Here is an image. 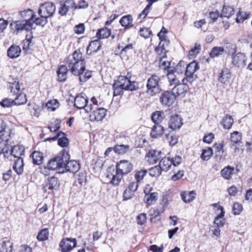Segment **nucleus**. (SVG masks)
Segmentation results:
<instances>
[{
    "label": "nucleus",
    "mask_w": 252,
    "mask_h": 252,
    "mask_svg": "<svg viewBox=\"0 0 252 252\" xmlns=\"http://www.w3.org/2000/svg\"><path fill=\"white\" fill-rule=\"evenodd\" d=\"M66 63L69 71L78 77L80 82L85 83L92 77L93 71L86 69V61L80 48L68 56Z\"/></svg>",
    "instance_id": "f257e3e1"
},
{
    "label": "nucleus",
    "mask_w": 252,
    "mask_h": 252,
    "mask_svg": "<svg viewBox=\"0 0 252 252\" xmlns=\"http://www.w3.org/2000/svg\"><path fill=\"white\" fill-rule=\"evenodd\" d=\"M25 149L22 146L15 145L13 147L6 144L3 147H0V157L8 158L12 155L14 158H21L24 156Z\"/></svg>",
    "instance_id": "f03ea898"
},
{
    "label": "nucleus",
    "mask_w": 252,
    "mask_h": 252,
    "mask_svg": "<svg viewBox=\"0 0 252 252\" xmlns=\"http://www.w3.org/2000/svg\"><path fill=\"white\" fill-rule=\"evenodd\" d=\"M131 73L127 72L126 76L120 75L115 82L118 83L125 91H135L139 89L138 82L130 80Z\"/></svg>",
    "instance_id": "7ed1b4c3"
},
{
    "label": "nucleus",
    "mask_w": 252,
    "mask_h": 252,
    "mask_svg": "<svg viewBox=\"0 0 252 252\" xmlns=\"http://www.w3.org/2000/svg\"><path fill=\"white\" fill-rule=\"evenodd\" d=\"M160 80L159 76L157 74L151 75L147 82V93L151 96H155L159 94L161 91L160 86Z\"/></svg>",
    "instance_id": "20e7f679"
},
{
    "label": "nucleus",
    "mask_w": 252,
    "mask_h": 252,
    "mask_svg": "<svg viewBox=\"0 0 252 252\" xmlns=\"http://www.w3.org/2000/svg\"><path fill=\"white\" fill-rule=\"evenodd\" d=\"M199 69V63L193 61L189 63L186 66L185 71V77L183 78L184 82H189L190 84L195 81L198 78V76L195 72Z\"/></svg>",
    "instance_id": "39448f33"
},
{
    "label": "nucleus",
    "mask_w": 252,
    "mask_h": 252,
    "mask_svg": "<svg viewBox=\"0 0 252 252\" xmlns=\"http://www.w3.org/2000/svg\"><path fill=\"white\" fill-rule=\"evenodd\" d=\"M88 98L86 94L81 93L76 95L74 98V106L78 109H85L88 113L91 112L94 109L93 106L90 104L87 105Z\"/></svg>",
    "instance_id": "423d86ee"
},
{
    "label": "nucleus",
    "mask_w": 252,
    "mask_h": 252,
    "mask_svg": "<svg viewBox=\"0 0 252 252\" xmlns=\"http://www.w3.org/2000/svg\"><path fill=\"white\" fill-rule=\"evenodd\" d=\"M123 176L116 168L111 166L107 170L106 178L110 184L113 186H118L121 182Z\"/></svg>",
    "instance_id": "0eeeda50"
},
{
    "label": "nucleus",
    "mask_w": 252,
    "mask_h": 252,
    "mask_svg": "<svg viewBox=\"0 0 252 252\" xmlns=\"http://www.w3.org/2000/svg\"><path fill=\"white\" fill-rule=\"evenodd\" d=\"M168 33V30L163 26L160 32L158 33L159 42L158 45L155 47V51H163L167 50L166 48L170 44V40L167 36Z\"/></svg>",
    "instance_id": "6e6552de"
},
{
    "label": "nucleus",
    "mask_w": 252,
    "mask_h": 252,
    "mask_svg": "<svg viewBox=\"0 0 252 252\" xmlns=\"http://www.w3.org/2000/svg\"><path fill=\"white\" fill-rule=\"evenodd\" d=\"M60 186V182L58 177L53 176L49 177L46 180V184L43 189L49 194L52 193L54 190L58 189Z\"/></svg>",
    "instance_id": "1a4fd4ad"
},
{
    "label": "nucleus",
    "mask_w": 252,
    "mask_h": 252,
    "mask_svg": "<svg viewBox=\"0 0 252 252\" xmlns=\"http://www.w3.org/2000/svg\"><path fill=\"white\" fill-rule=\"evenodd\" d=\"M10 27L14 32L16 33L23 31H30L32 30V26L29 24V23H26L22 20L13 21L10 23Z\"/></svg>",
    "instance_id": "9d476101"
},
{
    "label": "nucleus",
    "mask_w": 252,
    "mask_h": 252,
    "mask_svg": "<svg viewBox=\"0 0 252 252\" xmlns=\"http://www.w3.org/2000/svg\"><path fill=\"white\" fill-rule=\"evenodd\" d=\"M56 10L54 3L50 2H46L41 4L38 10V14L42 13L43 15L49 18L53 15Z\"/></svg>",
    "instance_id": "9b49d317"
},
{
    "label": "nucleus",
    "mask_w": 252,
    "mask_h": 252,
    "mask_svg": "<svg viewBox=\"0 0 252 252\" xmlns=\"http://www.w3.org/2000/svg\"><path fill=\"white\" fill-rule=\"evenodd\" d=\"M75 238H66L63 239L59 244L61 252H70L76 246Z\"/></svg>",
    "instance_id": "f8f14e48"
},
{
    "label": "nucleus",
    "mask_w": 252,
    "mask_h": 252,
    "mask_svg": "<svg viewBox=\"0 0 252 252\" xmlns=\"http://www.w3.org/2000/svg\"><path fill=\"white\" fill-rule=\"evenodd\" d=\"M190 85L189 82H184V79H183L182 83L180 82L178 85H175L172 89V92L176 97L179 96H184L189 90V86Z\"/></svg>",
    "instance_id": "ddd939ff"
},
{
    "label": "nucleus",
    "mask_w": 252,
    "mask_h": 252,
    "mask_svg": "<svg viewBox=\"0 0 252 252\" xmlns=\"http://www.w3.org/2000/svg\"><path fill=\"white\" fill-rule=\"evenodd\" d=\"M133 167V164L130 161L125 159L120 161L116 165V168L123 175L130 173L132 170Z\"/></svg>",
    "instance_id": "4468645a"
},
{
    "label": "nucleus",
    "mask_w": 252,
    "mask_h": 252,
    "mask_svg": "<svg viewBox=\"0 0 252 252\" xmlns=\"http://www.w3.org/2000/svg\"><path fill=\"white\" fill-rule=\"evenodd\" d=\"M155 51L157 55V60L158 62L159 67L164 70L170 69V62L165 60L167 59V50Z\"/></svg>",
    "instance_id": "2eb2a0df"
},
{
    "label": "nucleus",
    "mask_w": 252,
    "mask_h": 252,
    "mask_svg": "<svg viewBox=\"0 0 252 252\" xmlns=\"http://www.w3.org/2000/svg\"><path fill=\"white\" fill-rule=\"evenodd\" d=\"M80 166L79 163L76 160H70L63 161V170L61 173H64L66 172H70L73 173H76L80 169Z\"/></svg>",
    "instance_id": "dca6fc26"
},
{
    "label": "nucleus",
    "mask_w": 252,
    "mask_h": 252,
    "mask_svg": "<svg viewBox=\"0 0 252 252\" xmlns=\"http://www.w3.org/2000/svg\"><path fill=\"white\" fill-rule=\"evenodd\" d=\"M183 125L182 118L178 114H174L170 116L168 125V127L173 130H179Z\"/></svg>",
    "instance_id": "f3484780"
},
{
    "label": "nucleus",
    "mask_w": 252,
    "mask_h": 252,
    "mask_svg": "<svg viewBox=\"0 0 252 252\" xmlns=\"http://www.w3.org/2000/svg\"><path fill=\"white\" fill-rule=\"evenodd\" d=\"M68 59V57L64 59L63 63L65 64L59 65L57 71L58 76V81L60 82H64L66 81L67 72L69 70L68 66L67 65L66 61Z\"/></svg>",
    "instance_id": "a211bd4d"
},
{
    "label": "nucleus",
    "mask_w": 252,
    "mask_h": 252,
    "mask_svg": "<svg viewBox=\"0 0 252 252\" xmlns=\"http://www.w3.org/2000/svg\"><path fill=\"white\" fill-rule=\"evenodd\" d=\"M176 97L172 93L168 91L164 92L160 96L159 100L162 105L170 106L175 101Z\"/></svg>",
    "instance_id": "6ab92c4d"
},
{
    "label": "nucleus",
    "mask_w": 252,
    "mask_h": 252,
    "mask_svg": "<svg viewBox=\"0 0 252 252\" xmlns=\"http://www.w3.org/2000/svg\"><path fill=\"white\" fill-rule=\"evenodd\" d=\"M232 75L230 70L227 68L222 69L218 74V80L222 84L230 83Z\"/></svg>",
    "instance_id": "aec40b11"
},
{
    "label": "nucleus",
    "mask_w": 252,
    "mask_h": 252,
    "mask_svg": "<svg viewBox=\"0 0 252 252\" xmlns=\"http://www.w3.org/2000/svg\"><path fill=\"white\" fill-rule=\"evenodd\" d=\"M19 14L22 20L24 21L26 23H29V24L32 26V20L35 17V13L33 10L28 8L19 11Z\"/></svg>",
    "instance_id": "412c9836"
},
{
    "label": "nucleus",
    "mask_w": 252,
    "mask_h": 252,
    "mask_svg": "<svg viewBox=\"0 0 252 252\" xmlns=\"http://www.w3.org/2000/svg\"><path fill=\"white\" fill-rule=\"evenodd\" d=\"M63 158H51L47 163V168L52 170L58 169V173H61V171L63 170Z\"/></svg>",
    "instance_id": "4be33fe9"
},
{
    "label": "nucleus",
    "mask_w": 252,
    "mask_h": 252,
    "mask_svg": "<svg viewBox=\"0 0 252 252\" xmlns=\"http://www.w3.org/2000/svg\"><path fill=\"white\" fill-rule=\"evenodd\" d=\"M119 23L124 31L128 30L134 26L133 18L130 14L124 15L120 19Z\"/></svg>",
    "instance_id": "5701e85b"
},
{
    "label": "nucleus",
    "mask_w": 252,
    "mask_h": 252,
    "mask_svg": "<svg viewBox=\"0 0 252 252\" xmlns=\"http://www.w3.org/2000/svg\"><path fill=\"white\" fill-rule=\"evenodd\" d=\"M107 110L102 107L95 108L93 111L91 118L92 121H102L106 116Z\"/></svg>",
    "instance_id": "b1692460"
},
{
    "label": "nucleus",
    "mask_w": 252,
    "mask_h": 252,
    "mask_svg": "<svg viewBox=\"0 0 252 252\" xmlns=\"http://www.w3.org/2000/svg\"><path fill=\"white\" fill-rule=\"evenodd\" d=\"M101 48V41L98 39L91 41L87 47L86 54L91 55L95 53Z\"/></svg>",
    "instance_id": "393cba45"
},
{
    "label": "nucleus",
    "mask_w": 252,
    "mask_h": 252,
    "mask_svg": "<svg viewBox=\"0 0 252 252\" xmlns=\"http://www.w3.org/2000/svg\"><path fill=\"white\" fill-rule=\"evenodd\" d=\"M129 38H128L127 43L125 41L120 42L118 46V49L120 51V54L121 55H126L128 53L130 52L134 49V45L132 43H129Z\"/></svg>",
    "instance_id": "a878e982"
},
{
    "label": "nucleus",
    "mask_w": 252,
    "mask_h": 252,
    "mask_svg": "<svg viewBox=\"0 0 252 252\" xmlns=\"http://www.w3.org/2000/svg\"><path fill=\"white\" fill-rule=\"evenodd\" d=\"M247 58L245 55L242 53H238L232 57V63L238 67L246 65Z\"/></svg>",
    "instance_id": "bb28decb"
},
{
    "label": "nucleus",
    "mask_w": 252,
    "mask_h": 252,
    "mask_svg": "<svg viewBox=\"0 0 252 252\" xmlns=\"http://www.w3.org/2000/svg\"><path fill=\"white\" fill-rule=\"evenodd\" d=\"M164 127L159 124H155L150 132V136L152 138H158L160 137L164 133Z\"/></svg>",
    "instance_id": "cd10ccee"
},
{
    "label": "nucleus",
    "mask_w": 252,
    "mask_h": 252,
    "mask_svg": "<svg viewBox=\"0 0 252 252\" xmlns=\"http://www.w3.org/2000/svg\"><path fill=\"white\" fill-rule=\"evenodd\" d=\"M152 189H150L148 191L144 190L145 194L144 197V201L149 205H152L156 203L158 199V193L156 192H151Z\"/></svg>",
    "instance_id": "c85d7f7f"
},
{
    "label": "nucleus",
    "mask_w": 252,
    "mask_h": 252,
    "mask_svg": "<svg viewBox=\"0 0 252 252\" xmlns=\"http://www.w3.org/2000/svg\"><path fill=\"white\" fill-rule=\"evenodd\" d=\"M8 90H9L12 96L22 92V90L20 88L19 81L17 79L13 80L12 82H9L8 83Z\"/></svg>",
    "instance_id": "c756f323"
},
{
    "label": "nucleus",
    "mask_w": 252,
    "mask_h": 252,
    "mask_svg": "<svg viewBox=\"0 0 252 252\" xmlns=\"http://www.w3.org/2000/svg\"><path fill=\"white\" fill-rule=\"evenodd\" d=\"M66 3L69 5L73 10L80 9H86L89 6L88 2L85 0H80L76 4L74 0H66Z\"/></svg>",
    "instance_id": "7c9ffc66"
},
{
    "label": "nucleus",
    "mask_w": 252,
    "mask_h": 252,
    "mask_svg": "<svg viewBox=\"0 0 252 252\" xmlns=\"http://www.w3.org/2000/svg\"><path fill=\"white\" fill-rule=\"evenodd\" d=\"M21 53V48L16 45H12L7 51V56L10 59H15L20 56Z\"/></svg>",
    "instance_id": "2f4dec72"
},
{
    "label": "nucleus",
    "mask_w": 252,
    "mask_h": 252,
    "mask_svg": "<svg viewBox=\"0 0 252 252\" xmlns=\"http://www.w3.org/2000/svg\"><path fill=\"white\" fill-rule=\"evenodd\" d=\"M111 34V30L106 27L99 29L97 30L95 36L98 40L108 38Z\"/></svg>",
    "instance_id": "473e14b6"
},
{
    "label": "nucleus",
    "mask_w": 252,
    "mask_h": 252,
    "mask_svg": "<svg viewBox=\"0 0 252 252\" xmlns=\"http://www.w3.org/2000/svg\"><path fill=\"white\" fill-rule=\"evenodd\" d=\"M148 4L146 6L144 9L138 15V19L140 20L145 19L150 13L153 4L158 0H146Z\"/></svg>",
    "instance_id": "72a5a7b5"
},
{
    "label": "nucleus",
    "mask_w": 252,
    "mask_h": 252,
    "mask_svg": "<svg viewBox=\"0 0 252 252\" xmlns=\"http://www.w3.org/2000/svg\"><path fill=\"white\" fill-rule=\"evenodd\" d=\"M224 142L222 141L220 143H215L213 147L215 148L216 158H222L225 156L224 150Z\"/></svg>",
    "instance_id": "f704fd0d"
},
{
    "label": "nucleus",
    "mask_w": 252,
    "mask_h": 252,
    "mask_svg": "<svg viewBox=\"0 0 252 252\" xmlns=\"http://www.w3.org/2000/svg\"><path fill=\"white\" fill-rule=\"evenodd\" d=\"M218 209L220 210L221 212L220 214L218 215L215 218L214 223L218 227H223L225 223V219L223 218L225 212L224 211L223 207L221 206H219Z\"/></svg>",
    "instance_id": "c9c22d12"
},
{
    "label": "nucleus",
    "mask_w": 252,
    "mask_h": 252,
    "mask_svg": "<svg viewBox=\"0 0 252 252\" xmlns=\"http://www.w3.org/2000/svg\"><path fill=\"white\" fill-rule=\"evenodd\" d=\"M251 13L249 11H243L240 9L236 13V22L237 23H242L245 20L250 18Z\"/></svg>",
    "instance_id": "e433bc0d"
},
{
    "label": "nucleus",
    "mask_w": 252,
    "mask_h": 252,
    "mask_svg": "<svg viewBox=\"0 0 252 252\" xmlns=\"http://www.w3.org/2000/svg\"><path fill=\"white\" fill-rule=\"evenodd\" d=\"M175 70L173 69L167 70V77L170 86H174L180 83L179 80L175 74Z\"/></svg>",
    "instance_id": "4c0bfd02"
},
{
    "label": "nucleus",
    "mask_w": 252,
    "mask_h": 252,
    "mask_svg": "<svg viewBox=\"0 0 252 252\" xmlns=\"http://www.w3.org/2000/svg\"><path fill=\"white\" fill-rule=\"evenodd\" d=\"M196 193L194 191H184L181 193L183 201L185 203H189L195 198Z\"/></svg>",
    "instance_id": "58836bf2"
},
{
    "label": "nucleus",
    "mask_w": 252,
    "mask_h": 252,
    "mask_svg": "<svg viewBox=\"0 0 252 252\" xmlns=\"http://www.w3.org/2000/svg\"><path fill=\"white\" fill-rule=\"evenodd\" d=\"M166 139L168 140L169 145L173 147L178 142L179 136L173 131H170L165 135Z\"/></svg>",
    "instance_id": "ea45409f"
},
{
    "label": "nucleus",
    "mask_w": 252,
    "mask_h": 252,
    "mask_svg": "<svg viewBox=\"0 0 252 252\" xmlns=\"http://www.w3.org/2000/svg\"><path fill=\"white\" fill-rule=\"evenodd\" d=\"M221 124L223 128L229 129L233 124V119L231 115L227 114L222 119Z\"/></svg>",
    "instance_id": "a19ab883"
},
{
    "label": "nucleus",
    "mask_w": 252,
    "mask_h": 252,
    "mask_svg": "<svg viewBox=\"0 0 252 252\" xmlns=\"http://www.w3.org/2000/svg\"><path fill=\"white\" fill-rule=\"evenodd\" d=\"M23 158H17L13 165V169L19 175H21L24 170Z\"/></svg>",
    "instance_id": "79ce46f5"
},
{
    "label": "nucleus",
    "mask_w": 252,
    "mask_h": 252,
    "mask_svg": "<svg viewBox=\"0 0 252 252\" xmlns=\"http://www.w3.org/2000/svg\"><path fill=\"white\" fill-rule=\"evenodd\" d=\"M234 8L229 5H224L222 7L221 12L220 13V17L230 18L234 14Z\"/></svg>",
    "instance_id": "37998d69"
},
{
    "label": "nucleus",
    "mask_w": 252,
    "mask_h": 252,
    "mask_svg": "<svg viewBox=\"0 0 252 252\" xmlns=\"http://www.w3.org/2000/svg\"><path fill=\"white\" fill-rule=\"evenodd\" d=\"M60 4V7L59 8L58 13L62 16H65L70 8L69 4L66 3V0H59Z\"/></svg>",
    "instance_id": "c03bdc74"
},
{
    "label": "nucleus",
    "mask_w": 252,
    "mask_h": 252,
    "mask_svg": "<svg viewBox=\"0 0 252 252\" xmlns=\"http://www.w3.org/2000/svg\"><path fill=\"white\" fill-rule=\"evenodd\" d=\"M173 161L171 158H161L158 165H160V167L162 171L167 172L171 165Z\"/></svg>",
    "instance_id": "a18cd8bd"
},
{
    "label": "nucleus",
    "mask_w": 252,
    "mask_h": 252,
    "mask_svg": "<svg viewBox=\"0 0 252 252\" xmlns=\"http://www.w3.org/2000/svg\"><path fill=\"white\" fill-rule=\"evenodd\" d=\"M164 118V112L161 111H156L153 112L151 116V119L155 124H160Z\"/></svg>",
    "instance_id": "49530a36"
},
{
    "label": "nucleus",
    "mask_w": 252,
    "mask_h": 252,
    "mask_svg": "<svg viewBox=\"0 0 252 252\" xmlns=\"http://www.w3.org/2000/svg\"><path fill=\"white\" fill-rule=\"evenodd\" d=\"M38 15L39 16L38 17H36V15H35V17L32 20V26L33 24H35L36 25L43 27L48 22V17H47L46 16L43 15L42 13L38 14Z\"/></svg>",
    "instance_id": "de8ad7c7"
},
{
    "label": "nucleus",
    "mask_w": 252,
    "mask_h": 252,
    "mask_svg": "<svg viewBox=\"0 0 252 252\" xmlns=\"http://www.w3.org/2000/svg\"><path fill=\"white\" fill-rule=\"evenodd\" d=\"M15 98L13 99L15 105L19 106L25 104L27 103V98L26 94L22 92L18 94L15 95Z\"/></svg>",
    "instance_id": "09e8293b"
},
{
    "label": "nucleus",
    "mask_w": 252,
    "mask_h": 252,
    "mask_svg": "<svg viewBox=\"0 0 252 252\" xmlns=\"http://www.w3.org/2000/svg\"><path fill=\"white\" fill-rule=\"evenodd\" d=\"M149 175L152 177L158 178L160 176L162 171L160 167V165H155L149 168L148 170Z\"/></svg>",
    "instance_id": "8fccbe9b"
},
{
    "label": "nucleus",
    "mask_w": 252,
    "mask_h": 252,
    "mask_svg": "<svg viewBox=\"0 0 252 252\" xmlns=\"http://www.w3.org/2000/svg\"><path fill=\"white\" fill-rule=\"evenodd\" d=\"M234 168L230 166L224 167L221 171V176L226 180H229L231 178L232 175L233 174Z\"/></svg>",
    "instance_id": "3c124183"
},
{
    "label": "nucleus",
    "mask_w": 252,
    "mask_h": 252,
    "mask_svg": "<svg viewBox=\"0 0 252 252\" xmlns=\"http://www.w3.org/2000/svg\"><path fill=\"white\" fill-rule=\"evenodd\" d=\"M129 145L117 144L114 147L113 150L116 153L122 155L126 153L129 150Z\"/></svg>",
    "instance_id": "603ef678"
},
{
    "label": "nucleus",
    "mask_w": 252,
    "mask_h": 252,
    "mask_svg": "<svg viewBox=\"0 0 252 252\" xmlns=\"http://www.w3.org/2000/svg\"><path fill=\"white\" fill-rule=\"evenodd\" d=\"M224 51L223 47H214L209 53L210 57L212 58H215L222 55Z\"/></svg>",
    "instance_id": "864d4df0"
},
{
    "label": "nucleus",
    "mask_w": 252,
    "mask_h": 252,
    "mask_svg": "<svg viewBox=\"0 0 252 252\" xmlns=\"http://www.w3.org/2000/svg\"><path fill=\"white\" fill-rule=\"evenodd\" d=\"M46 107L49 111H54L60 106V103L56 99L49 100L46 103Z\"/></svg>",
    "instance_id": "5fc2aeb1"
},
{
    "label": "nucleus",
    "mask_w": 252,
    "mask_h": 252,
    "mask_svg": "<svg viewBox=\"0 0 252 252\" xmlns=\"http://www.w3.org/2000/svg\"><path fill=\"white\" fill-rule=\"evenodd\" d=\"M64 134H61L58 137V144L61 147H66L69 144L68 139L66 137V134L63 132Z\"/></svg>",
    "instance_id": "6e6d98bb"
},
{
    "label": "nucleus",
    "mask_w": 252,
    "mask_h": 252,
    "mask_svg": "<svg viewBox=\"0 0 252 252\" xmlns=\"http://www.w3.org/2000/svg\"><path fill=\"white\" fill-rule=\"evenodd\" d=\"M49 231L47 228H44L40 230L37 236V239L39 241H44L48 239Z\"/></svg>",
    "instance_id": "4d7b16f0"
},
{
    "label": "nucleus",
    "mask_w": 252,
    "mask_h": 252,
    "mask_svg": "<svg viewBox=\"0 0 252 252\" xmlns=\"http://www.w3.org/2000/svg\"><path fill=\"white\" fill-rule=\"evenodd\" d=\"M242 134L241 133L234 131L230 134V141L233 143H238L241 141Z\"/></svg>",
    "instance_id": "13d9d810"
},
{
    "label": "nucleus",
    "mask_w": 252,
    "mask_h": 252,
    "mask_svg": "<svg viewBox=\"0 0 252 252\" xmlns=\"http://www.w3.org/2000/svg\"><path fill=\"white\" fill-rule=\"evenodd\" d=\"M112 89L113 90V96L121 95L124 94V89L118 85V83H116L115 82L112 85Z\"/></svg>",
    "instance_id": "bf43d9fd"
},
{
    "label": "nucleus",
    "mask_w": 252,
    "mask_h": 252,
    "mask_svg": "<svg viewBox=\"0 0 252 252\" xmlns=\"http://www.w3.org/2000/svg\"><path fill=\"white\" fill-rule=\"evenodd\" d=\"M162 152L160 150L150 149L146 155V158H161Z\"/></svg>",
    "instance_id": "052dcab7"
},
{
    "label": "nucleus",
    "mask_w": 252,
    "mask_h": 252,
    "mask_svg": "<svg viewBox=\"0 0 252 252\" xmlns=\"http://www.w3.org/2000/svg\"><path fill=\"white\" fill-rule=\"evenodd\" d=\"M152 33V32L150 29L147 27L141 28L139 31L140 36L145 38H149Z\"/></svg>",
    "instance_id": "680f3d73"
},
{
    "label": "nucleus",
    "mask_w": 252,
    "mask_h": 252,
    "mask_svg": "<svg viewBox=\"0 0 252 252\" xmlns=\"http://www.w3.org/2000/svg\"><path fill=\"white\" fill-rule=\"evenodd\" d=\"M85 29V26L84 23H79L75 25L73 28V31L76 34L79 35L84 33Z\"/></svg>",
    "instance_id": "e2e57ef3"
},
{
    "label": "nucleus",
    "mask_w": 252,
    "mask_h": 252,
    "mask_svg": "<svg viewBox=\"0 0 252 252\" xmlns=\"http://www.w3.org/2000/svg\"><path fill=\"white\" fill-rule=\"evenodd\" d=\"M209 18L210 19V23H213L217 21L219 17H220V14L218 10L215 11H210L208 13Z\"/></svg>",
    "instance_id": "0e129e2a"
},
{
    "label": "nucleus",
    "mask_w": 252,
    "mask_h": 252,
    "mask_svg": "<svg viewBox=\"0 0 252 252\" xmlns=\"http://www.w3.org/2000/svg\"><path fill=\"white\" fill-rule=\"evenodd\" d=\"M61 120L56 119L48 128L51 132H56L61 128Z\"/></svg>",
    "instance_id": "69168bd1"
},
{
    "label": "nucleus",
    "mask_w": 252,
    "mask_h": 252,
    "mask_svg": "<svg viewBox=\"0 0 252 252\" xmlns=\"http://www.w3.org/2000/svg\"><path fill=\"white\" fill-rule=\"evenodd\" d=\"M147 173L148 170L146 169H143L137 171L134 176L137 182L139 183L142 181Z\"/></svg>",
    "instance_id": "338daca9"
},
{
    "label": "nucleus",
    "mask_w": 252,
    "mask_h": 252,
    "mask_svg": "<svg viewBox=\"0 0 252 252\" xmlns=\"http://www.w3.org/2000/svg\"><path fill=\"white\" fill-rule=\"evenodd\" d=\"M243 209V206L238 202H235L232 207L233 213L234 215H239Z\"/></svg>",
    "instance_id": "774afa93"
}]
</instances>
